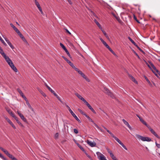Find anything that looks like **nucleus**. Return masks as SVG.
<instances>
[{
	"mask_svg": "<svg viewBox=\"0 0 160 160\" xmlns=\"http://www.w3.org/2000/svg\"><path fill=\"white\" fill-rule=\"evenodd\" d=\"M149 63L150 65H147L148 67L151 69H152V71L157 76V75L156 74L155 72H156L160 76V72L156 68L154 65L151 62H149Z\"/></svg>",
	"mask_w": 160,
	"mask_h": 160,
	"instance_id": "nucleus-1",
	"label": "nucleus"
},
{
	"mask_svg": "<svg viewBox=\"0 0 160 160\" xmlns=\"http://www.w3.org/2000/svg\"><path fill=\"white\" fill-rule=\"evenodd\" d=\"M136 136L139 140H141L143 141L150 142L152 141L151 139L148 137H144L139 134H136Z\"/></svg>",
	"mask_w": 160,
	"mask_h": 160,
	"instance_id": "nucleus-2",
	"label": "nucleus"
},
{
	"mask_svg": "<svg viewBox=\"0 0 160 160\" xmlns=\"http://www.w3.org/2000/svg\"><path fill=\"white\" fill-rule=\"evenodd\" d=\"M65 105L66 106V107L68 108L69 111L70 112L71 114L73 116V117L78 122H81V121L78 119V118L76 116V115L75 114V113L73 112V111L71 110L70 107L66 103H65Z\"/></svg>",
	"mask_w": 160,
	"mask_h": 160,
	"instance_id": "nucleus-3",
	"label": "nucleus"
},
{
	"mask_svg": "<svg viewBox=\"0 0 160 160\" xmlns=\"http://www.w3.org/2000/svg\"><path fill=\"white\" fill-rule=\"evenodd\" d=\"M96 154L99 160H107L105 156L100 152H97Z\"/></svg>",
	"mask_w": 160,
	"mask_h": 160,
	"instance_id": "nucleus-4",
	"label": "nucleus"
},
{
	"mask_svg": "<svg viewBox=\"0 0 160 160\" xmlns=\"http://www.w3.org/2000/svg\"><path fill=\"white\" fill-rule=\"evenodd\" d=\"M103 90L105 93H107L108 95L110 96V97L112 98H115L114 95L107 88H104Z\"/></svg>",
	"mask_w": 160,
	"mask_h": 160,
	"instance_id": "nucleus-5",
	"label": "nucleus"
},
{
	"mask_svg": "<svg viewBox=\"0 0 160 160\" xmlns=\"http://www.w3.org/2000/svg\"><path fill=\"white\" fill-rule=\"evenodd\" d=\"M78 111L82 115L85 116V117L88 119V120L92 122H93V121L92 120V119L88 115H87L86 114H85L84 112H83L81 109H78Z\"/></svg>",
	"mask_w": 160,
	"mask_h": 160,
	"instance_id": "nucleus-6",
	"label": "nucleus"
},
{
	"mask_svg": "<svg viewBox=\"0 0 160 160\" xmlns=\"http://www.w3.org/2000/svg\"><path fill=\"white\" fill-rule=\"evenodd\" d=\"M60 45L61 47L65 50L66 52L67 53L68 56L70 58H71L70 54L69 52L68 51L64 45L61 43H60Z\"/></svg>",
	"mask_w": 160,
	"mask_h": 160,
	"instance_id": "nucleus-7",
	"label": "nucleus"
},
{
	"mask_svg": "<svg viewBox=\"0 0 160 160\" xmlns=\"http://www.w3.org/2000/svg\"><path fill=\"white\" fill-rule=\"evenodd\" d=\"M115 139L126 150H128L126 147L123 144V143L120 141V140L117 137L115 138Z\"/></svg>",
	"mask_w": 160,
	"mask_h": 160,
	"instance_id": "nucleus-8",
	"label": "nucleus"
},
{
	"mask_svg": "<svg viewBox=\"0 0 160 160\" xmlns=\"http://www.w3.org/2000/svg\"><path fill=\"white\" fill-rule=\"evenodd\" d=\"M87 143L91 147H93L95 146L96 143L95 142H92L89 140H87L86 141Z\"/></svg>",
	"mask_w": 160,
	"mask_h": 160,
	"instance_id": "nucleus-9",
	"label": "nucleus"
},
{
	"mask_svg": "<svg viewBox=\"0 0 160 160\" xmlns=\"http://www.w3.org/2000/svg\"><path fill=\"white\" fill-rule=\"evenodd\" d=\"M26 104H27V105L28 106V108L30 109V110L31 111V112H30V113H34L35 112L34 111V109H33L32 108V107L31 106V105L29 103V102L27 101V102H26Z\"/></svg>",
	"mask_w": 160,
	"mask_h": 160,
	"instance_id": "nucleus-10",
	"label": "nucleus"
},
{
	"mask_svg": "<svg viewBox=\"0 0 160 160\" xmlns=\"http://www.w3.org/2000/svg\"><path fill=\"white\" fill-rule=\"evenodd\" d=\"M5 118L7 121L12 126V127L15 129L16 128V127L11 120L8 119L7 117H5Z\"/></svg>",
	"mask_w": 160,
	"mask_h": 160,
	"instance_id": "nucleus-11",
	"label": "nucleus"
},
{
	"mask_svg": "<svg viewBox=\"0 0 160 160\" xmlns=\"http://www.w3.org/2000/svg\"><path fill=\"white\" fill-rule=\"evenodd\" d=\"M17 113L21 118L25 122H26V119L24 116L18 111H17Z\"/></svg>",
	"mask_w": 160,
	"mask_h": 160,
	"instance_id": "nucleus-12",
	"label": "nucleus"
},
{
	"mask_svg": "<svg viewBox=\"0 0 160 160\" xmlns=\"http://www.w3.org/2000/svg\"><path fill=\"white\" fill-rule=\"evenodd\" d=\"M62 57L67 62L71 67L73 66V65L74 64L70 61L68 59L66 58L63 56H62Z\"/></svg>",
	"mask_w": 160,
	"mask_h": 160,
	"instance_id": "nucleus-13",
	"label": "nucleus"
},
{
	"mask_svg": "<svg viewBox=\"0 0 160 160\" xmlns=\"http://www.w3.org/2000/svg\"><path fill=\"white\" fill-rule=\"evenodd\" d=\"M10 67L15 72H18V70L14 66L13 63H12V64Z\"/></svg>",
	"mask_w": 160,
	"mask_h": 160,
	"instance_id": "nucleus-14",
	"label": "nucleus"
},
{
	"mask_svg": "<svg viewBox=\"0 0 160 160\" xmlns=\"http://www.w3.org/2000/svg\"><path fill=\"white\" fill-rule=\"evenodd\" d=\"M74 141L76 143V144L78 145V146L80 148L82 151H84V149L82 147V146L79 144L74 139Z\"/></svg>",
	"mask_w": 160,
	"mask_h": 160,
	"instance_id": "nucleus-15",
	"label": "nucleus"
},
{
	"mask_svg": "<svg viewBox=\"0 0 160 160\" xmlns=\"http://www.w3.org/2000/svg\"><path fill=\"white\" fill-rule=\"evenodd\" d=\"M75 94L76 96L79 99L82 101L84 98L80 94H78L77 93H76Z\"/></svg>",
	"mask_w": 160,
	"mask_h": 160,
	"instance_id": "nucleus-16",
	"label": "nucleus"
},
{
	"mask_svg": "<svg viewBox=\"0 0 160 160\" xmlns=\"http://www.w3.org/2000/svg\"><path fill=\"white\" fill-rule=\"evenodd\" d=\"M94 21L96 23V24L97 25L98 27L100 29H102V27H101L100 24L98 22L96 19H95L94 20Z\"/></svg>",
	"mask_w": 160,
	"mask_h": 160,
	"instance_id": "nucleus-17",
	"label": "nucleus"
},
{
	"mask_svg": "<svg viewBox=\"0 0 160 160\" xmlns=\"http://www.w3.org/2000/svg\"><path fill=\"white\" fill-rule=\"evenodd\" d=\"M3 58L5 59L6 61L7 62H8L10 61L11 60L10 59L9 57L8 56H7L6 55H5L3 56Z\"/></svg>",
	"mask_w": 160,
	"mask_h": 160,
	"instance_id": "nucleus-18",
	"label": "nucleus"
},
{
	"mask_svg": "<svg viewBox=\"0 0 160 160\" xmlns=\"http://www.w3.org/2000/svg\"><path fill=\"white\" fill-rule=\"evenodd\" d=\"M9 158H11L12 160H16L17 159L14 157L12 155L10 154L9 153L7 155Z\"/></svg>",
	"mask_w": 160,
	"mask_h": 160,
	"instance_id": "nucleus-19",
	"label": "nucleus"
},
{
	"mask_svg": "<svg viewBox=\"0 0 160 160\" xmlns=\"http://www.w3.org/2000/svg\"><path fill=\"white\" fill-rule=\"evenodd\" d=\"M128 39L129 40L133 43L135 46H137V45L135 42L132 40V38L129 37H128Z\"/></svg>",
	"mask_w": 160,
	"mask_h": 160,
	"instance_id": "nucleus-20",
	"label": "nucleus"
},
{
	"mask_svg": "<svg viewBox=\"0 0 160 160\" xmlns=\"http://www.w3.org/2000/svg\"><path fill=\"white\" fill-rule=\"evenodd\" d=\"M0 53L2 56L6 55L5 53L3 52V50L1 47L0 46Z\"/></svg>",
	"mask_w": 160,
	"mask_h": 160,
	"instance_id": "nucleus-21",
	"label": "nucleus"
},
{
	"mask_svg": "<svg viewBox=\"0 0 160 160\" xmlns=\"http://www.w3.org/2000/svg\"><path fill=\"white\" fill-rule=\"evenodd\" d=\"M152 133L158 138H160V137L156 133V132L154 131H153Z\"/></svg>",
	"mask_w": 160,
	"mask_h": 160,
	"instance_id": "nucleus-22",
	"label": "nucleus"
},
{
	"mask_svg": "<svg viewBox=\"0 0 160 160\" xmlns=\"http://www.w3.org/2000/svg\"><path fill=\"white\" fill-rule=\"evenodd\" d=\"M88 107L89 108V109H90L93 113H96V112L95 111L90 104L88 106Z\"/></svg>",
	"mask_w": 160,
	"mask_h": 160,
	"instance_id": "nucleus-23",
	"label": "nucleus"
},
{
	"mask_svg": "<svg viewBox=\"0 0 160 160\" xmlns=\"http://www.w3.org/2000/svg\"><path fill=\"white\" fill-rule=\"evenodd\" d=\"M130 77L132 81L134 82L135 83L138 84V82L136 80L135 78L131 76Z\"/></svg>",
	"mask_w": 160,
	"mask_h": 160,
	"instance_id": "nucleus-24",
	"label": "nucleus"
},
{
	"mask_svg": "<svg viewBox=\"0 0 160 160\" xmlns=\"http://www.w3.org/2000/svg\"><path fill=\"white\" fill-rule=\"evenodd\" d=\"M84 153H85L86 155L87 156V157L91 160H93L92 158L86 152V151L84 150V151H83Z\"/></svg>",
	"mask_w": 160,
	"mask_h": 160,
	"instance_id": "nucleus-25",
	"label": "nucleus"
},
{
	"mask_svg": "<svg viewBox=\"0 0 160 160\" xmlns=\"http://www.w3.org/2000/svg\"><path fill=\"white\" fill-rule=\"evenodd\" d=\"M35 3L36 6H37V7L38 8V9L39 8H41V7L40 5H39V3L37 1V0H35Z\"/></svg>",
	"mask_w": 160,
	"mask_h": 160,
	"instance_id": "nucleus-26",
	"label": "nucleus"
},
{
	"mask_svg": "<svg viewBox=\"0 0 160 160\" xmlns=\"http://www.w3.org/2000/svg\"><path fill=\"white\" fill-rule=\"evenodd\" d=\"M143 124L145 125L147 127L149 125L147 124V123L145 122L143 119L141 121Z\"/></svg>",
	"mask_w": 160,
	"mask_h": 160,
	"instance_id": "nucleus-27",
	"label": "nucleus"
},
{
	"mask_svg": "<svg viewBox=\"0 0 160 160\" xmlns=\"http://www.w3.org/2000/svg\"><path fill=\"white\" fill-rule=\"evenodd\" d=\"M17 90H18V92L19 93V94H20L21 96L23 94V92H22V91L20 89L18 88L17 89Z\"/></svg>",
	"mask_w": 160,
	"mask_h": 160,
	"instance_id": "nucleus-28",
	"label": "nucleus"
},
{
	"mask_svg": "<svg viewBox=\"0 0 160 160\" xmlns=\"http://www.w3.org/2000/svg\"><path fill=\"white\" fill-rule=\"evenodd\" d=\"M122 121L124 123V124H125L126 126L128 125L129 124V123L124 119H123L122 120Z\"/></svg>",
	"mask_w": 160,
	"mask_h": 160,
	"instance_id": "nucleus-29",
	"label": "nucleus"
},
{
	"mask_svg": "<svg viewBox=\"0 0 160 160\" xmlns=\"http://www.w3.org/2000/svg\"><path fill=\"white\" fill-rule=\"evenodd\" d=\"M10 25L11 26V27L13 29L15 30L17 28L15 27L12 23H11L10 24Z\"/></svg>",
	"mask_w": 160,
	"mask_h": 160,
	"instance_id": "nucleus-30",
	"label": "nucleus"
},
{
	"mask_svg": "<svg viewBox=\"0 0 160 160\" xmlns=\"http://www.w3.org/2000/svg\"><path fill=\"white\" fill-rule=\"evenodd\" d=\"M147 127L149 129L151 133L154 131L149 125Z\"/></svg>",
	"mask_w": 160,
	"mask_h": 160,
	"instance_id": "nucleus-31",
	"label": "nucleus"
},
{
	"mask_svg": "<svg viewBox=\"0 0 160 160\" xmlns=\"http://www.w3.org/2000/svg\"><path fill=\"white\" fill-rule=\"evenodd\" d=\"M82 101L85 103L87 106L90 104L84 99Z\"/></svg>",
	"mask_w": 160,
	"mask_h": 160,
	"instance_id": "nucleus-32",
	"label": "nucleus"
},
{
	"mask_svg": "<svg viewBox=\"0 0 160 160\" xmlns=\"http://www.w3.org/2000/svg\"><path fill=\"white\" fill-rule=\"evenodd\" d=\"M0 157L4 160H6V158L0 153Z\"/></svg>",
	"mask_w": 160,
	"mask_h": 160,
	"instance_id": "nucleus-33",
	"label": "nucleus"
},
{
	"mask_svg": "<svg viewBox=\"0 0 160 160\" xmlns=\"http://www.w3.org/2000/svg\"><path fill=\"white\" fill-rule=\"evenodd\" d=\"M72 67L75 70L77 71V72H78L79 70V69L78 68H76L74 65H73V66H72Z\"/></svg>",
	"mask_w": 160,
	"mask_h": 160,
	"instance_id": "nucleus-34",
	"label": "nucleus"
},
{
	"mask_svg": "<svg viewBox=\"0 0 160 160\" xmlns=\"http://www.w3.org/2000/svg\"><path fill=\"white\" fill-rule=\"evenodd\" d=\"M8 44V45H9V46L11 47V48L12 49H13L14 47L12 45V43H11V42H10Z\"/></svg>",
	"mask_w": 160,
	"mask_h": 160,
	"instance_id": "nucleus-35",
	"label": "nucleus"
},
{
	"mask_svg": "<svg viewBox=\"0 0 160 160\" xmlns=\"http://www.w3.org/2000/svg\"><path fill=\"white\" fill-rule=\"evenodd\" d=\"M7 62L8 63V64L10 66L12 64V63H13L11 60H10V61H9V62Z\"/></svg>",
	"mask_w": 160,
	"mask_h": 160,
	"instance_id": "nucleus-36",
	"label": "nucleus"
},
{
	"mask_svg": "<svg viewBox=\"0 0 160 160\" xmlns=\"http://www.w3.org/2000/svg\"><path fill=\"white\" fill-rule=\"evenodd\" d=\"M155 144L156 146L158 147V148H160V144L158 143L156 141L155 142Z\"/></svg>",
	"mask_w": 160,
	"mask_h": 160,
	"instance_id": "nucleus-37",
	"label": "nucleus"
},
{
	"mask_svg": "<svg viewBox=\"0 0 160 160\" xmlns=\"http://www.w3.org/2000/svg\"><path fill=\"white\" fill-rule=\"evenodd\" d=\"M101 30L103 32V34L106 37H108V36H107V34L106 33V32L102 29H101Z\"/></svg>",
	"mask_w": 160,
	"mask_h": 160,
	"instance_id": "nucleus-38",
	"label": "nucleus"
},
{
	"mask_svg": "<svg viewBox=\"0 0 160 160\" xmlns=\"http://www.w3.org/2000/svg\"><path fill=\"white\" fill-rule=\"evenodd\" d=\"M145 78L146 80H147V81L149 83V85H150L151 86L152 85V84H151V83L150 82V81L147 78V77H145Z\"/></svg>",
	"mask_w": 160,
	"mask_h": 160,
	"instance_id": "nucleus-39",
	"label": "nucleus"
},
{
	"mask_svg": "<svg viewBox=\"0 0 160 160\" xmlns=\"http://www.w3.org/2000/svg\"><path fill=\"white\" fill-rule=\"evenodd\" d=\"M58 137V133H57L55 134L54 136V138L55 139H57Z\"/></svg>",
	"mask_w": 160,
	"mask_h": 160,
	"instance_id": "nucleus-40",
	"label": "nucleus"
},
{
	"mask_svg": "<svg viewBox=\"0 0 160 160\" xmlns=\"http://www.w3.org/2000/svg\"><path fill=\"white\" fill-rule=\"evenodd\" d=\"M40 92H41V94L44 97H45L46 96V94L44 93L42 91H40Z\"/></svg>",
	"mask_w": 160,
	"mask_h": 160,
	"instance_id": "nucleus-41",
	"label": "nucleus"
},
{
	"mask_svg": "<svg viewBox=\"0 0 160 160\" xmlns=\"http://www.w3.org/2000/svg\"><path fill=\"white\" fill-rule=\"evenodd\" d=\"M6 110L9 114H10L11 113V112H12L11 110L9 108H7Z\"/></svg>",
	"mask_w": 160,
	"mask_h": 160,
	"instance_id": "nucleus-42",
	"label": "nucleus"
},
{
	"mask_svg": "<svg viewBox=\"0 0 160 160\" xmlns=\"http://www.w3.org/2000/svg\"><path fill=\"white\" fill-rule=\"evenodd\" d=\"M45 85L48 88V90L50 91L52 89L50 88L45 83Z\"/></svg>",
	"mask_w": 160,
	"mask_h": 160,
	"instance_id": "nucleus-43",
	"label": "nucleus"
},
{
	"mask_svg": "<svg viewBox=\"0 0 160 160\" xmlns=\"http://www.w3.org/2000/svg\"><path fill=\"white\" fill-rule=\"evenodd\" d=\"M10 114L14 118L16 117V116L14 115V114L12 113V112H11V113Z\"/></svg>",
	"mask_w": 160,
	"mask_h": 160,
	"instance_id": "nucleus-44",
	"label": "nucleus"
},
{
	"mask_svg": "<svg viewBox=\"0 0 160 160\" xmlns=\"http://www.w3.org/2000/svg\"><path fill=\"white\" fill-rule=\"evenodd\" d=\"M74 132L76 134H77L78 132V130L76 129H74Z\"/></svg>",
	"mask_w": 160,
	"mask_h": 160,
	"instance_id": "nucleus-45",
	"label": "nucleus"
},
{
	"mask_svg": "<svg viewBox=\"0 0 160 160\" xmlns=\"http://www.w3.org/2000/svg\"><path fill=\"white\" fill-rule=\"evenodd\" d=\"M57 98L58 99V100L61 102L63 104L65 105V103H63L62 100H61V99L60 98V97L58 96V97H57Z\"/></svg>",
	"mask_w": 160,
	"mask_h": 160,
	"instance_id": "nucleus-46",
	"label": "nucleus"
},
{
	"mask_svg": "<svg viewBox=\"0 0 160 160\" xmlns=\"http://www.w3.org/2000/svg\"><path fill=\"white\" fill-rule=\"evenodd\" d=\"M4 152V153L7 155H8V154L9 153L6 150H5L3 152Z\"/></svg>",
	"mask_w": 160,
	"mask_h": 160,
	"instance_id": "nucleus-47",
	"label": "nucleus"
},
{
	"mask_svg": "<svg viewBox=\"0 0 160 160\" xmlns=\"http://www.w3.org/2000/svg\"><path fill=\"white\" fill-rule=\"evenodd\" d=\"M16 32L18 33V34H19L21 32L19 31L18 29L17 28L16 30H15Z\"/></svg>",
	"mask_w": 160,
	"mask_h": 160,
	"instance_id": "nucleus-48",
	"label": "nucleus"
},
{
	"mask_svg": "<svg viewBox=\"0 0 160 160\" xmlns=\"http://www.w3.org/2000/svg\"><path fill=\"white\" fill-rule=\"evenodd\" d=\"M18 35H19V36H20V37L21 38H23L24 36H23V35L22 34V33L20 32V33L19 34H18Z\"/></svg>",
	"mask_w": 160,
	"mask_h": 160,
	"instance_id": "nucleus-49",
	"label": "nucleus"
},
{
	"mask_svg": "<svg viewBox=\"0 0 160 160\" xmlns=\"http://www.w3.org/2000/svg\"><path fill=\"white\" fill-rule=\"evenodd\" d=\"M81 76L84 78H85L87 77L83 73L81 75Z\"/></svg>",
	"mask_w": 160,
	"mask_h": 160,
	"instance_id": "nucleus-50",
	"label": "nucleus"
},
{
	"mask_svg": "<svg viewBox=\"0 0 160 160\" xmlns=\"http://www.w3.org/2000/svg\"><path fill=\"white\" fill-rule=\"evenodd\" d=\"M81 76L84 78H85L87 77L83 73L81 75Z\"/></svg>",
	"mask_w": 160,
	"mask_h": 160,
	"instance_id": "nucleus-51",
	"label": "nucleus"
},
{
	"mask_svg": "<svg viewBox=\"0 0 160 160\" xmlns=\"http://www.w3.org/2000/svg\"><path fill=\"white\" fill-rule=\"evenodd\" d=\"M39 11L40 12H41V14H43V13L42 11V8H39L38 9Z\"/></svg>",
	"mask_w": 160,
	"mask_h": 160,
	"instance_id": "nucleus-52",
	"label": "nucleus"
},
{
	"mask_svg": "<svg viewBox=\"0 0 160 160\" xmlns=\"http://www.w3.org/2000/svg\"><path fill=\"white\" fill-rule=\"evenodd\" d=\"M94 124V125L98 129H99V128H100V127L96 123H93Z\"/></svg>",
	"mask_w": 160,
	"mask_h": 160,
	"instance_id": "nucleus-53",
	"label": "nucleus"
},
{
	"mask_svg": "<svg viewBox=\"0 0 160 160\" xmlns=\"http://www.w3.org/2000/svg\"><path fill=\"white\" fill-rule=\"evenodd\" d=\"M107 151L108 152V153L110 154V153H112V152L109 149H107Z\"/></svg>",
	"mask_w": 160,
	"mask_h": 160,
	"instance_id": "nucleus-54",
	"label": "nucleus"
},
{
	"mask_svg": "<svg viewBox=\"0 0 160 160\" xmlns=\"http://www.w3.org/2000/svg\"><path fill=\"white\" fill-rule=\"evenodd\" d=\"M110 157L111 158H114L115 156H114V154H113V153H110Z\"/></svg>",
	"mask_w": 160,
	"mask_h": 160,
	"instance_id": "nucleus-55",
	"label": "nucleus"
},
{
	"mask_svg": "<svg viewBox=\"0 0 160 160\" xmlns=\"http://www.w3.org/2000/svg\"><path fill=\"white\" fill-rule=\"evenodd\" d=\"M5 41L7 42L8 44L10 42L9 41V40L7 38H4Z\"/></svg>",
	"mask_w": 160,
	"mask_h": 160,
	"instance_id": "nucleus-56",
	"label": "nucleus"
},
{
	"mask_svg": "<svg viewBox=\"0 0 160 160\" xmlns=\"http://www.w3.org/2000/svg\"><path fill=\"white\" fill-rule=\"evenodd\" d=\"M65 30L69 34L71 35V33L67 29H65Z\"/></svg>",
	"mask_w": 160,
	"mask_h": 160,
	"instance_id": "nucleus-57",
	"label": "nucleus"
},
{
	"mask_svg": "<svg viewBox=\"0 0 160 160\" xmlns=\"http://www.w3.org/2000/svg\"><path fill=\"white\" fill-rule=\"evenodd\" d=\"M133 52H134V53L135 54V55L138 57V58H140V57H139V56H138V55L137 54V53H136V52L134 51L133 50Z\"/></svg>",
	"mask_w": 160,
	"mask_h": 160,
	"instance_id": "nucleus-58",
	"label": "nucleus"
},
{
	"mask_svg": "<svg viewBox=\"0 0 160 160\" xmlns=\"http://www.w3.org/2000/svg\"><path fill=\"white\" fill-rule=\"evenodd\" d=\"M77 72L80 75H81L83 73L82 72L79 70Z\"/></svg>",
	"mask_w": 160,
	"mask_h": 160,
	"instance_id": "nucleus-59",
	"label": "nucleus"
},
{
	"mask_svg": "<svg viewBox=\"0 0 160 160\" xmlns=\"http://www.w3.org/2000/svg\"><path fill=\"white\" fill-rule=\"evenodd\" d=\"M19 125H20L21 126L23 127H24L23 124L20 122H18V123Z\"/></svg>",
	"mask_w": 160,
	"mask_h": 160,
	"instance_id": "nucleus-60",
	"label": "nucleus"
},
{
	"mask_svg": "<svg viewBox=\"0 0 160 160\" xmlns=\"http://www.w3.org/2000/svg\"><path fill=\"white\" fill-rule=\"evenodd\" d=\"M103 44L106 48L108 47V45L106 43V42H105L103 43Z\"/></svg>",
	"mask_w": 160,
	"mask_h": 160,
	"instance_id": "nucleus-61",
	"label": "nucleus"
},
{
	"mask_svg": "<svg viewBox=\"0 0 160 160\" xmlns=\"http://www.w3.org/2000/svg\"><path fill=\"white\" fill-rule=\"evenodd\" d=\"M22 39L25 42H26L27 43V42L26 40V39H25V38H24V37L22 38Z\"/></svg>",
	"mask_w": 160,
	"mask_h": 160,
	"instance_id": "nucleus-62",
	"label": "nucleus"
},
{
	"mask_svg": "<svg viewBox=\"0 0 160 160\" xmlns=\"http://www.w3.org/2000/svg\"><path fill=\"white\" fill-rule=\"evenodd\" d=\"M127 126L129 128V129L130 130H132V128L131 127V126L129 124L128 125H127Z\"/></svg>",
	"mask_w": 160,
	"mask_h": 160,
	"instance_id": "nucleus-63",
	"label": "nucleus"
},
{
	"mask_svg": "<svg viewBox=\"0 0 160 160\" xmlns=\"http://www.w3.org/2000/svg\"><path fill=\"white\" fill-rule=\"evenodd\" d=\"M100 40L102 42L103 44L105 42L103 40V39L102 38H100Z\"/></svg>",
	"mask_w": 160,
	"mask_h": 160,
	"instance_id": "nucleus-64",
	"label": "nucleus"
}]
</instances>
